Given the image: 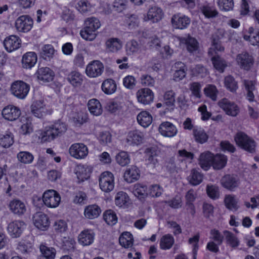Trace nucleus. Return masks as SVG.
Segmentation results:
<instances>
[{"instance_id":"1","label":"nucleus","mask_w":259,"mask_h":259,"mask_svg":"<svg viewBox=\"0 0 259 259\" xmlns=\"http://www.w3.org/2000/svg\"><path fill=\"white\" fill-rule=\"evenodd\" d=\"M236 144L241 149L253 153L255 151L256 143L251 138L242 132L238 133L234 137Z\"/></svg>"},{"instance_id":"2","label":"nucleus","mask_w":259,"mask_h":259,"mask_svg":"<svg viewBox=\"0 0 259 259\" xmlns=\"http://www.w3.org/2000/svg\"><path fill=\"white\" fill-rule=\"evenodd\" d=\"M42 200L47 207L55 208L59 205L61 202V196L56 190L50 189L44 192L42 195Z\"/></svg>"},{"instance_id":"3","label":"nucleus","mask_w":259,"mask_h":259,"mask_svg":"<svg viewBox=\"0 0 259 259\" xmlns=\"http://www.w3.org/2000/svg\"><path fill=\"white\" fill-rule=\"evenodd\" d=\"M99 182L100 189L104 192L109 193L114 188V177L111 172L106 171L102 172Z\"/></svg>"},{"instance_id":"4","label":"nucleus","mask_w":259,"mask_h":259,"mask_svg":"<svg viewBox=\"0 0 259 259\" xmlns=\"http://www.w3.org/2000/svg\"><path fill=\"white\" fill-rule=\"evenodd\" d=\"M69 153L71 157L76 159H82L88 156L89 149L83 143H76L70 146Z\"/></svg>"},{"instance_id":"5","label":"nucleus","mask_w":259,"mask_h":259,"mask_svg":"<svg viewBox=\"0 0 259 259\" xmlns=\"http://www.w3.org/2000/svg\"><path fill=\"white\" fill-rule=\"evenodd\" d=\"M104 69V65L100 61L94 60L87 65L85 74L90 78H96L102 75Z\"/></svg>"},{"instance_id":"6","label":"nucleus","mask_w":259,"mask_h":259,"mask_svg":"<svg viewBox=\"0 0 259 259\" xmlns=\"http://www.w3.org/2000/svg\"><path fill=\"white\" fill-rule=\"evenodd\" d=\"M33 25V19L28 15H22L15 21V25L17 30L20 32H29Z\"/></svg>"},{"instance_id":"7","label":"nucleus","mask_w":259,"mask_h":259,"mask_svg":"<svg viewBox=\"0 0 259 259\" xmlns=\"http://www.w3.org/2000/svg\"><path fill=\"white\" fill-rule=\"evenodd\" d=\"M218 104L228 115L235 117L239 112V108L237 105L227 98L220 100Z\"/></svg>"},{"instance_id":"8","label":"nucleus","mask_w":259,"mask_h":259,"mask_svg":"<svg viewBox=\"0 0 259 259\" xmlns=\"http://www.w3.org/2000/svg\"><path fill=\"white\" fill-rule=\"evenodd\" d=\"M30 87L28 84L22 81L14 82L11 87L12 93L18 98L23 99L27 95Z\"/></svg>"},{"instance_id":"9","label":"nucleus","mask_w":259,"mask_h":259,"mask_svg":"<svg viewBox=\"0 0 259 259\" xmlns=\"http://www.w3.org/2000/svg\"><path fill=\"white\" fill-rule=\"evenodd\" d=\"M164 17L162 10L156 6L151 7L148 10L146 15L143 18L144 21H151L152 23H157L161 20Z\"/></svg>"},{"instance_id":"10","label":"nucleus","mask_w":259,"mask_h":259,"mask_svg":"<svg viewBox=\"0 0 259 259\" xmlns=\"http://www.w3.org/2000/svg\"><path fill=\"white\" fill-rule=\"evenodd\" d=\"M236 61L239 67L245 70H249L253 64V58L246 52L237 55Z\"/></svg>"},{"instance_id":"11","label":"nucleus","mask_w":259,"mask_h":259,"mask_svg":"<svg viewBox=\"0 0 259 259\" xmlns=\"http://www.w3.org/2000/svg\"><path fill=\"white\" fill-rule=\"evenodd\" d=\"M190 22L188 17L181 13L175 14L171 19L172 25L176 29H185L188 26Z\"/></svg>"},{"instance_id":"12","label":"nucleus","mask_w":259,"mask_h":259,"mask_svg":"<svg viewBox=\"0 0 259 259\" xmlns=\"http://www.w3.org/2000/svg\"><path fill=\"white\" fill-rule=\"evenodd\" d=\"M239 180L236 176L226 175L221 180V184L225 189L233 191L239 185Z\"/></svg>"},{"instance_id":"13","label":"nucleus","mask_w":259,"mask_h":259,"mask_svg":"<svg viewBox=\"0 0 259 259\" xmlns=\"http://www.w3.org/2000/svg\"><path fill=\"white\" fill-rule=\"evenodd\" d=\"M21 111L19 108L12 105H9L2 110L3 117L9 121H14L20 116Z\"/></svg>"},{"instance_id":"14","label":"nucleus","mask_w":259,"mask_h":259,"mask_svg":"<svg viewBox=\"0 0 259 259\" xmlns=\"http://www.w3.org/2000/svg\"><path fill=\"white\" fill-rule=\"evenodd\" d=\"M6 50L9 53L19 49L21 45V39L20 38L14 35L7 37L3 42Z\"/></svg>"},{"instance_id":"15","label":"nucleus","mask_w":259,"mask_h":259,"mask_svg":"<svg viewBox=\"0 0 259 259\" xmlns=\"http://www.w3.org/2000/svg\"><path fill=\"white\" fill-rule=\"evenodd\" d=\"M137 98L139 102L144 105H148L153 102L154 94L150 89L144 88L137 92Z\"/></svg>"},{"instance_id":"16","label":"nucleus","mask_w":259,"mask_h":259,"mask_svg":"<svg viewBox=\"0 0 259 259\" xmlns=\"http://www.w3.org/2000/svg\"><path fill=\"white\" fill-rule=\"evenodd\" d=\"M33 224L38 229L46 230L49 227L50 222L46 214L39 212L36 213L33 217Z\"/></svg>"},{"instance_id":"17","label":"nucleus","mask_w":259,"mask_h":259,"mask_svg":"<svg viewBox=\"0 0 259 259\" xmlns=\"http://www.w3.org/2000/svg\"><path fill=\"white\" fill-rule=\"evenodd\" d=\"M158 131L163 136L167 137H174L178 133L176 126L168 121L162 122L159 126Z\"/></svg>"},{"instance_id":"18","label":"nucleus","mask_w":259,"mask_h":259,"mask_svg":"<svg viewBox=\"0 0 259 259\" xmlns=\"http://www.w3.org/2000/svg\"><path fill=\"white\" fill-rule=\"evenodd\" d=\"M180 44L185 45L187 51L191 53H196L199 49V44L194 37L190 36L184 37L180 39Z\"/></svg>"},{"instance_id":"19","label":"nucleus","mask_w":259,"mask_h":259,"mask_svg":"<svg viewBox=\"0 0 259 259\" xmlns=\"http://www.w3.org/2000/svg\"><path fill=\"white\" fill-rule=\"evenodd\" d=\"M35 75L39 81L48 82L53 80L55 73L49 67H41L37 69Z\"/></svg>"},{"instance_id":"20","label":"nucleus","mask_w":259,"mask_h":259,"mask_svg":"<svg viewBox=\"0 0 259 259\" xmlns=\"http://www.w3.org/2000/svg\"><path fill=\"white\" fill-rule=\"evenodd\" d=\"M32 114L38 118H41L48 114V109L42 100L34 102L31 106Z\"/></svg>"},{"instance_id":"21","label":"nucleus","mask_w":259,"mask_h":259,"mask_svg":"<svg viewBox=\"0 0 259 259\" xmlns=\"http://www.w3.org/2000/svg\"><path fill=\"white\" fill-rule=\"evenodd\" d=\"M25 227V224L20 221L10 223L8 226V231L10 236L16 238L19 237Z\"/></svg>"},{"instance_id":"22","label":"nucleus","mask_w":259,"mask_h":259,"mask_svg":"<svg viewBox=\"0 0 259 259\" xmlns=\"http://www.w3.org/2000/svg\"><path fill=\"white\" fill-rule=\"evenodd\" d=\"M242 83L246 92V99L249 102L254 101L255 95L256 93L255 81L248 79H243L242 80Z\"/></svg>"},{"instance_id":"23","label":"nucleus","mask_w":259,"mask_h":259,"mask_svg":"<svg viewBox=\"0 0 259 259\" xmlns=\"http://www.w3.org/2000/svg\"><path fill=\"white\" fill-rule=\"evenodd\" d=\"M94 239L95 233L90 229L83 230L78 236V242L83 246L91 245L93 243Z\"/></svg>"},{"instance_id":"24","label":"nucleus","mask_w":259,"mask_h":259,"mask_svg":"<svg viewBox=\"0 0 259 259\" xmlns=\"http://www.w3.org/2000/svg\"><path fill=\"white\" fill-rule=\"evenodd\" d=\"M140 176V172L138 167L135 165H132L125 170L123 175V178L126 182L131 183L138 180Z\"/></svg>"},{"instance_id":"25","label":"nucleus","mask_w":259,"mask_h":259,"mask_svg":"<svg viewBox=\"0 0 259 259\" xmlns=\"http://www.w3.org/2000/svg\"><path fill=\"white\" fill-rule=\"evenodd\" d=\"M9 207L13 213L18 215L24 214L26 211L25 204L23 201L17 199L10 201Z\"/></svg>"},{"instance_id":"26","label":"nucleus","mask_w":259,"mask_h":259,"mask_svg":"<svg viewBox=\"0 0 259 259\" xmlns=\"http://www.w3.org/2000/svg\"><path fill=\"white\" fill-rule=\"evenodd\" d=\"M174 79L176 81L182 80L186 75V67L182 62H176L172 67Z\"/></svg>"},{"instance_id":"27","label":"nucleus","mask_w":259,"mask_h":259,"mask_svg":"<svg viewBox=\"0 0 259 259\" xmlns=\"http://www.w3.org/2000/svg\"><path fill=\"white\" fill-rule=\"evenodd\" d=\"M37 60V57L34 52H27L23 56L22 59V66L26 69H30L35 65Z\"/></svg>"},{"instance_id":"28","label":"nucleus","mask_w":259,"mask_h":259,"mask_svg":"<svg viewBox=\"0 0 259 259\" xmlns=\"http://www.w3.org/2000/svg\"><path fill=\"white\" fill-rule=\"evenodd\" d=\"M144 135L139 130H133L129 132L127 137V142L130 145H138L142 143Z\"/></svg>"},{"instance_id":"29","label":"nucleus","mask_w":259,"mask_h":259,"mask_svg":"<svg viewBox=\"0 0 259 259\" xmlns=\"http://www.w3.org/2000/svg\"><path fill=\"white\" fill-rule=\"evenodd\" d=\"M14 142L13 133L9 131L0 132V146L3 148L10 147Z\"/></svg>"},{"instance_id":"30","label":"nucleus","mask_w":259,"mask_h":259,"mask_svg":"<svg viewBox=\"0 0 259 259\" xmlns=\"http://www.w3.org/2000/svg\"><path fill=\"white\" fill-rule=\"evenodd\" d=\"M122 42L117 38H110L105 42L106 50L111 53H116L122 48Z\"/></svg>"},{"instance_id":"31","label":"nucleus","mask_w":259,"mask_h":259,"mask_svg":"<svg viewBox=\"0 0 259 259\" xmlns=\"http://www.w3.org/2000/svg\"><path fill=\"white\" fill-rule=\"evenodd\" d=\"M92 172V168L86 165H78L77 167L76 174L78 180L83 182L88 179Z\"/></svg>"},{"instance_id":"32","label":"nucleus","mask_w":259,"mask_h":259,"mask_svg":"<svg viewBox=\"0 0 259 259\" xmlns=\"http://www.w3.org/2000/svg\"><path fill=\"white\" fill-rule=\"evenodd\" d=\"M213 155L207 151L201 154L199 157V164L202 168L207 170L212 166Z\"/></svg>"},{"instance_id":"33","label":"nucleus","mask_w":259,"mask_h":259,"mask_svg":"<svg viewBox=\"0 0 259 259\" xmlns=\"http://www.w3.org/2000/svg\"><path fill=\"white\" fill-rule=\"evenodd\" d=\"M125 51L127 55L139 54L142 51L141 45L135 40H131L125 45Z\"/></svg>"},{"instance_id":"34","label":"nucleus","mask_w":259,"mask_h":259,"mask_svg":"<svg viewBox=\"0 0 259 259\" xmlns=\"http://www.w3.org/2000/svg\"><path fill=\"white\" fill-rule=\"evenodd\" d=\"M88 107L90 113L95 116H99L102 114L103 109L102 105L99 100L92 99L89 101Z\"/></svg>"},{"instance_id":"35","label":"nucleus","mask_w":259,"mask_h":259,"mask_svg":"<svg viewBox=\"0 0 259 259\" xmlns=\"http://www.w3.org/2000/svg\"><path fill=\"white\" fill-rule=\"evenodd\" d=\"M193 135L195 141L198 143L203 144L206 142L208 135L201 127L196 126L193 128Z\"/></svg>"},{"instance_id":"36","label":"nucleus","mask_w":259,"mask_h":259,"mask_svg":"<svg viewBox=\"0 0 259 259\" xmlns=\"http://www.w3.org/2000/svg\"><path fill=\"white\" fill-rule=\"evenodd\" d=\"M101 212V208L96 204L89 205L86 206L84 210V215L89 219L97 218Z\"/></svg>"},{"instance_id":"37","label":"nucleus","mask_w":259,"mask_h":259,"mask_svg":"<svg viewBox=\"0 0 259 259\" xmlns=\"http://www.w3.org/2000/svg\"><path fill=\"white\" fill-rule=\"evenodd\" d=\"M21 123L20 132L24 135H28L31 133L33 131V127L31 119L27 116H22L20 118Z\"/></svg>"},{"instance_id":"38","label":"nucleus","mask_w":259,"mask_h":259,"mask_svg":"<svg viewBox=\"0 0 259 259\" xmlns=\"http://www.w3.org/2000/svg\"><path fill=\"white\" fill-rule=\"evenodd\" d=\"M228 159L226 156L223 154H216L213 156L212 166L214 169L220 170L225 167Z\"/></svg>"},{"instance_id":"39","label":"nucleus","mask_w":259,"mask_h":259,"mask_svg":"<svg viewBox=\"0 0 259 259\" xmlns=\"http://www.w3.org/2000/svg\"><path fill=\"white\" fill-rule=\"evenodd\" d=\"M38 134V138L41 142H50L56 138L50 125L46 126L44 131H39Z\"/></svg>"},{"instance_id":"40","label":"nucleus","mask_w":259,"mask_h":259,"mask_svg":"<svg viewBox=\"0 0 259 259\" xmlns=\"http://www.w3.org/2000/svg\"><path fill=\"white\" fill-rule=\"evenodd\" d=\"M67 79L73 86L78 87L83 81V76L78 71H72L68 74Z\"/></svg>"},{"instance_id":"41","label":"nucleus","mask_w":259,"mask_h":259,"mask_svg":"<svg viewBox=\"0 0 259 259\" xmlns=\"http://www.w3.org/2000/svg\"><path fill=\"white\" fill-rule=\"evenodd\" d=\"M133 193L140 199L144 198L148 195L147 186L143 184L137 183L134 186Z\"/></svg>"},{"instance_id":"42","label":"nucleus","mask_w":259,"mask_h":259,"mask_svg":"<svg viewBox=\"0 0 259 259\" xmlns=\"http://www.w3.org/2000/svg\"><path fill=\"white\" fill-rule=\"evenodd\" d=\"M254 29L252 27H250L248 29V33L243 35V38L248 41L253 46H259V31L254 32Z\"/></svg>"},{"instance_id":"43","label":"nucleus","mask_w":259,"mask_h":259,"mask_svg":"<svg viewBox=\"0 0 259 259\" xmlns=\"http://www.w3.org/2000/svg\"><path fill=\"white\" fill-rule=\"evenodd\" d=\"M138 123L144 127L149 126L152 122V117L147 111H142L137 116Z\"/></svg>"},{"instance_id":"44","label":"nucleus","mask_w":259,"mask_h":259,"mask_svg":"<svg viewBox=\"0 0 259 259\" xmlns=\"http://www.w3.org/2000/svg\"><path fill=\"white\" fill-rule=\"evenodd\" d=\"M224 202L226 207L231 210L235 211L238 207V200L236 197L232 194L225 196Z\"/></svg>"},{"instance_id":"45","label":"nucleus","mask_w":259,"mask_h":259,"mask_svg":"<svg viewBox=\"0 0 259 259\" xmlns=\"http://www.w3.org/2000/svg\"><path fill=\"white\" fill-rule=\"evenodd\" d=\"M203 179V175L195 169L191 170L190 174L187 178L190 184L193 186L200 184L202 182Z\"/></svg>"},{"instance_id":"46","label":"nucleus","mask_w":259,"mask_h":259,"mask_svg":"<svg viewBox=\"0 0 259 259\" xmlns=\"http://www.w3.org/2000/svg\"><path fill=\"white\" fill-rule=\"evenodd\" d=\"M196 193L192 189L189 190L185 195L186 205L188 206V209H190V212L192 214H194L195 212L193 202L196 199Z\"/></svg>"},{"instance_id":"47","label":"nucleus","mask_w":259,"mask_h":259,"mask_svg":"<svg viewBox=\"0 0 259 259\" xmlns=\"http://www.w3.org/2000/svg\"><path fill=\"white\" fill-rule=\"evenodd\" d=\"M130 202V198L127 194L124 192H118L115 197V204L118 207H124L127 205Z\"/></svg>"},{"instance_id":"48","label":"nucleus","mask_w":259,"mask_h":259,"mask_svg":"<svg viewBox=\"0 0 259 259\" xmlns=\"http://www.w3.org/2000/svg\"><path fill=\"white\" fill-rule=\"evenodd\" d=\"M145 37L149 39L148 45L150 49L158 50L161 47V41L157 36L152 34L151 32L146 33Z\"/></svg>"},{"instance_id":"49","label":"nucleus","mask_w":259,"mask_h":259,"mask_svg":"<svg viewBox=\"0 0 259 259\" xmlns=\"http://www.w3.org/2000/svg\"><path fill=\"white\" fill-rule=\"evenodd\" d=\"M134 239L130 232H124L120 236L119 242L120 244L124 248H129L133 246Z\"/></svg>"},{"instance_id":"50","label":"nucleus","mask_w":259,"mask_h":259,"mask_svg":"<svg viewBox=\"0 0 259 259\" xmlns=\"http://www.w3.org/2000/svg\"><path fill=\"white\" fill-rule=\"evenodd\" d=\"M175 239L172 235L166 234L163 236L160 240V248L163 250L169 249L173 245Z\"/></svg>"},{"instance_id":"51","label":"nucleus","mask_w":259,"mask_h":259,"mask_svg":"<svg viewBox=\"0 0 259 259\" xmlns=\"http://www.w3.org/2000/svg\"><path fill=\"white\" fill-rule=\"evenodd\" d=\"M101 87L102 91L108 95L114 93L116 90V84L115 81L111 79H107L104 80Z\"/></svg>"},{"instance_id":"52","label":"nucleus","mask_w":259,"mask_h":259,"mask_svg":"<svg viewBox=\"0 0 259 259\" xmlns=\"http://www.w3.org/2000/svg\"><path fill=\"white\" fill-rule=\"evenodd\" d=\"M223 234L225 236L226 242L229 246L233 248H236L239 245V240L232 232L225 230Z\"/></svg>"},{"instance_id":"53","label":"nucleus","mask_w":259,"mask_h":259,"mask_svg":"<svg viewBox=\"0 0 259 259\" xmlns=\"http://www.w3.org/2000/svg\"><path fill=\"white\" fill-rule=\"evenodd\" d=\"M40 250L42 255L38 259H54L55 257L56 250L54 248L40 245Z\"/></svg>"},{"instance_id":"54","label":"nucleus","mask_w":259,"mask_h":259,"mask_svg":"<svg viewBox=\"0 0 259 259\" xmlns=\"http://www.w3.org/2000/svg\"><path fill=\"white\" fill-rule=\"evenodd\" d=\"M116 162L121 166H125L131 162L130 156L125 151L119 152L115 157Z\"/></svg>"},{"instance_id":"55","label":"nucleus","mask_w":259,"mask_h":259,"mask_svg":"<svg viewBox=\"0 0 259 259\" xmlns=\"http://www.w3.org/2000/svg\"><path fill=\"white\" fill-rule=\"evenodd\" d=\"M17 158L20 162L23 164H30L34 160V156L28 151H20L17 155Z\"/></svg>"},{"instance_id":"56","label":"nucleus","mask_w":259,"mask_h":259,"mask_svg":"<svg viewBox=\"0 0 259 259\" xmlns=\"http://www.w3.org/2000/svg\"><path fill=\"white\" fill-rule=\"evenodd\" d=\"M211 61L215 69L220 72H223L227 66L226 61L219 56H214L211 58Z\"/></svg>"},{"instance_id":"57","label":"nucleus","mask_w":259,"mask_h":259,"mask_svg":"<svg viewBox=\"0 0 259 259\" xmlns=\"http://www.w3.org/2000/svg\"><path fill=\"white\" fill-rule=\"evenodd\" d=\"M224 85L227 89L231 92H236L238 88L237 82L231 75H228L225 77Z\"/></svg>"},{"instance_id":"58","label":"nucleus","mask_w":259,"mask_h":259,"mask_svg":"<svg viewBox=\"0 0 259 259\" xmlns=\"http://www.w3.org/2000/svg\"><path fill=\"white\" fill-rule=\"evenodd\" d=\"M50 126L56 137L60 134L65 132L67 130V126L65 123L60 120L56 121L53 124L50 125Z\"/></svg>"},{"instance_id":"59","label":"nucleus","mask_w":259,"mask_h":259,"mask_svg":"<svg viewBox=\"0 0 259 259\" xmlns=\"http://www.w3.org/2000/svg\"><path fill=\"white\" fill-rule=\"evenodd\" d=\"M100 20L94 17L87 18L84 21V26L89 29H93L95 31L101 27Z\"/></svg>"},{"instance_id":"60","label":"nucleus","mask_w":259,"mask_h":259,"mask_svg":"<svg viewBox=\"0 0 259 259\" xmlns=\"http://www.w3.org/2000/svg\"><path fill=\"white\" fill-rule=\"evenodd\" d=\"M81 37L89 41H92L95 39L97 36L96 31L91 29L84 26V28L80 32Z\"/></svg>"},{"instance_id":"61","label":"nucleus","mask_w":259,"mask_h":259,"mask_svg":"<svg viewBox=\"0 0 259 259\" xmlns=\"http://www.w3.org/2000/svg\"><path fill=\"white\" fill-rule=\"evenodd\" d=\"M105 221L110 225H114L117 222V217L116 213L112 210H107L103 215Z\"/></svg>"},{"instance_id":"62","label":"nucleus","mask_w":259,"mask_h":259,"mask_svg":"<svg viewBox=\"0 0 259 259\" xmlns=\"http://www.w3.org/2000/svg\"><path fill=\"white\" fill-rule=\"evenodd\" d=\"M205 95L211 99L213 101H215L217 98L218 91L216 87L212 84L207 85L204 89Z\"/></svg>"},{"instance_id":"63","label":"nucleus","mask_w":259,"mask_h":259,"mask_svg":"<svg viewBox=\"0 0 259 259\" xmlns=\"http://www.w3.org/2000/svg\"><path fill=\"white\" fill-rule=\"evenodd\" d=\"M55 53L53 47L51 45H46L41 49V56L45 59L48 60L52 58Z\"/></svg>"},{"instance_id":"64","label":"nucleus","mask_w":259,"mask_h":259,"mask_svg":"<svg viewBox=\"0 0 259 259\" xmlns=\"http://www.w3.org/2000/svg\"><path fill=\"white\" fill-rule=\"evenodd\" d=\"M209 238L211 241L215 242L219 245H221L223 242L224 236L218 230L213 229L210 231Z\"/></svg>"}]
</instances>
